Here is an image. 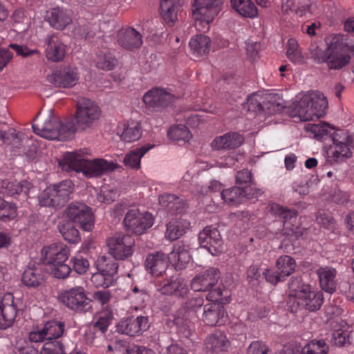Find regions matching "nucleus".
Listing matches in <instances>:
<instances>
[{"mask_svg": "<svg viewBox=\"0 0 354 354\" xmlns=\"http://www.w3.org/2000/svg\"><path fill=\"white\" fill-rule=\"evenodd\" d=\"M0 140L10 146L15 153H20L26 136L24 133H17L13 129H9L8 131L0 130Z\"/></svg>", "mask_w": 354, "mask_h": 354, "instance_id": "obj_33", "label": "nucleus"}, {"mask_svg": "<svg viewBox=\"0 0 354 354\" xmlns=\"http://www.w3.org/2000/svg\"><path fill=\"white\" fill-rule=\"evenodd\" d=\"M117 42L123 48L132 51L141 47L142 36L133 27L122 28L117 33Z\"/></svg>", "mask_w": 354, "mask_h": 354, "instance_id": "obj_22", "label": "nucleus"}, {"mask_svg": "<svg viewBox=\"0 0 354 354\" xmlns=\"http://www.w3.org/2000/svg\"><path fill=\"white\" fill-rule=\"evenodd\" d=\"M59 165L66 171L82 172L87 177L100 176L115 168L113 162L104 159L90 160L80 152L66 153Z\"/></svg>", "mask_w": 354, "mask_h": 354, "instance_id": "obj_1", "label": "nucleus"}, {"mask_svg": "<svg viewBox=\"0 0 354 354\" xmlns=\"http://www.w3.org/2000/svg\"><path fill=\"white\" fill-rule=\"evenodd\" d=\"M229 344L226 337L223 333L212 335L206 340L207 347L214 352L225 351Z\"/></svg>", "mask_w": 354, "mask_h": 354, "instance_id": "obj_48", "label": "nucleus"}, {"mask_svg": "<svg viewBox=\"0 0 354 354\" xmlns=\"http://www.w3.org/2000/svg\"><path fill=\"white\" fill-rule=\"evenodd\" d=\"M220 277L221 272L218 268H209L192 279L191 288L195 292H207L217 284Z\"/></svg>", "mask_w": 354, "mask_h": 354, "instance_id": "obj_18", "label": "nucleus"}, {"mask_svg": "<svg viewBox=\"0 0 354 354\" xmlns=\"http://www.w3.org/2000/svg\"><path fill=\"white\" fill-rule=\"evenodd\" d=\"M302 235L301 228L295 226L290 221H283V227L281 230L279 237H284V239H289L290 241L297 240Z\"/></svg>", "mask_w": 354, "mask_h": 354, "instance_id": "obj_51", "label": "nucleus"}, {"mask_svg": "<svg viewBox=\"0 0 354 354\" xmlns=\"http://www.w3.org/2000/svg\"><path fill=\"white\" fill-rule=\"evenodd\" d=\"M198 243L212 255L216 256L222 252L223 239L216 227L207 226L198 234Z\"/></svg>", "mask_w": 354, "mask_h": 354, "instance_id": "obj_14", "label": "nucleus"}, {"mask_svg": "<svg viewBox=\"0 0 354 354\" xmlns=\"http://www.w3.org/2000/svg\"><path fill=\"white\" fill-rule=\"evenodd\" d=\"M113 313L109 310H103L97 320L93 323V328L100 330L102 333H105L108 327L111 324L113 320Z\"/></svg>", "mask_w": 354, "mask_h": 354, "instance_id": "obj_54", "label": "nucleus"}, {"mask_svg": "<svg viewBox=\"0 0 354 354\" xmlns=\"http://www.w3.org/2000/svg\"><path fill=\"white\" fill-rule=\"evenodd\" d=\"M224 0H194L192 12L196 20L212 22L222 10Z\"/></svg>", "mask_w": 354, "mask_h": 354, "instance_id": "obj_12", "label": "nucleus"}, {"mask_svg": "<svg viewBox=\"0 0 354 354\" xmlns=\"http://www.w3.org/2000/svg\"><path fill=\"white\" fill-rule=\"evenodd\" d=\"M57 122H58V120L52 118L49 115L45 118H39L38 115L35 118L32 128L36 134L46 139L54 140L55 136L57 135L56 133Z\"/></svg>", "mask_w": 354, "mask_h": 354, "instance_id": "obj_26", "label": "nucleus"}, {"mask_svg": "<svg viewBox=\"0 0 354 354\" xmlns=\"http://www.w3.org/2000/svg\"><path fill=\"white\" fill-rule=\"evenodd\" d=\"M349 333L346 330H335L333 333L331 342L337 346H344L350 343Z\"/></svg>", "mask_w": 354, "mask_h": 354, "instance_id": "obj_63", "label": "nucleus"}, {"mask_svg": "<svg viewBox=\"0 0 354 354\" xmlns=\"http://www.w3.org/2000/svg\"><path fill=\"white\" fill-rule=\"evenodd\" d=\"M56 135L54 140L59 141H66L73 138L75 133L77 131H80L77 127L76 122L73 120H66L62 122L58 120L56 126Z\"/></svg>", "mask_w": 354, "mask_h": 354, "instance_id": "obj_35", "label": "nucleus"}, {"mask_svg": "<svg viewBox=\"0 0 354 354\" xmlns=\"http://www.w3.org/2000/svg\"><path fill=\"white\" fill-rule=\"evenodd\" d=\"M32 188V185L27 180L20 183H8L6 185V192L10 196L24 194L27 196Z\"/></svg>", "mask_w": 354, "mask_h": 354, "instance_id": "obj_49", "label": "nucleus"}, {"mask_svg": "<svg viewBox=\"0 0 354 354\" xmlns=\"http://www.w3.org/2000/svg\"><path fill=\"white\" fill-rule=\"evenodd\" d=\"M50 83L58 88H71L79 80V74L75 67L67 66L54 71L48 76Z\"/></svg>", "mask_w": 354, "mask_h": 354, "instance_id": "obj_16", "label": "nucleus"}, {"mask_svg": "<svg viewBox=\"0 0 354 354\" xmlns=\"http://www.w3.org/2000/svg\"><path fill=\"white\" fill-rule=\"evenodd\" d=\"M153 147V145L147 144L146 145L131 151L125 156L123 162L127 167H129L132 169H139L140 167L141 158Z\"/></svg>", "mask_w": 354, "mask_h": 354, "instance_id": "obj_41", "label": "nucleus"}, {"mask_svg": "<svg viewBox=\"0 0 354 354\" xmlns=\"http://www.w3.org/2000/svg\"><path fill=\"white\" fill-rule=\"evenodd\" d=\"M156 288L162 295H173L178 298H185L189 292L188 287L183 280L175 276L158 281Z\"/></svg>", "mask_w": 354, "mask_h": 354, "instance_id": "obj_17", "label": "nucleus"}, {"mask_svg": "<svg viewBox=\"0 0 354 354\" xmlns=\"http://www.w3.org/2000/svg\"><path fill=\"white\" fill-rule=\"evenodd\" d=\"M109 254L115 260H127L133 253L134 239L129 234H116L107 240Z\"/></svg>", "mask_w": 354, "mask_h": 354, "instance_id": "obj_11", "label": "nucleus"}, {"mask_svg": "<svg viewBox=\"0 0 354 354\" xmlns=\"http://www.w3.org/2000/svg\"><path fill=\"white\" fill-rule=\"evenodd\" d=\"M159 203L165 207L171 214H180L185 212L186 203L178 196L164 194L159 197Z\"/></svg>", "mask_w": 354, "mask_h": 354, "instance_id": "obj_31", "label": "nucleus"}, {"mask_svg": "<svg viewBox=\"0 0 354 354\" xmlns=\"http://www.w3.org/2000/svg\"><path fill=\"white\" fill-rule=\"evenodd\" d=\"M337 134L333 137V144L335 149L333 151V156L335 160H344L345 158L351 157L352 153L351 149L345 144V139L346 138V133H341L340 138H337Z\"/></svg>", "mask_w": 354, "mask_h": 354, "instance_id": "obj_42", "label": "nucleus"}, {"mask_svg": "<svg viewBox=\"0 0 354 354\" xmlns=\"http://www.w3.org/2000/svg\"><path fill=\"white\" fill-rule=\"evenodd\" d=\"M123 223L128 231L140 235L153 225V218L149 212L141 213L138 209H132L126 214Z\"/></svg>", "mask_w": 354, "mask_h": 354, "instance_id": "obj_13", "label": "nucleus"}, {"mask_svg": "<svg viewBox=\"0 0 354 354\" xmlns=\"http://www.w3.org/2000/svg\"><path fill=\"white\" fill-rule=\"evenodd\" d=\"M244 142V138L236 132H230L216 137L211 143L214 150H229L239 147Z\"/></svg>", "mask_w": 354, "mask_h": 354, "instance_id": "obj_28", "label": "nucleus"}, {"mask_svg": "<svg viewBox=\"0 0 354 354\" xmlns=\"http://www.w3.org/2000/svg\"><path fill=\"white\" fill-rule=\"evenodd\" d=\"M97 268L98 271L102 272L105 276L113 278L118 272V263L115 259L102 256L97 260Z\"/></svg>", "mask_w": 354, "mask_h": 354, "instance_id": "obj_43", "label": "nucleus"}, {"mask_svg": "<svg viewBox=\"0 0 354 354\" xmlns=\"http://www.w3.org/2000/svg\"><path fill=\"white\" fill-rule=\"evenodd\" d=\"M116 327L118 333L134 337L142 334L149 328V318L146 316L128 317L121 320Z\"/></svg>", "mask_w": 354, "mask_h": 354, "instance_id": "obj_15", "label": "nucleus"}, {"mask_svg": "<svg viewBox=\"0 0 354 354\" xmlns=\"http://www.w3.org/2000/svg\"><path fill=\"white\" fill-rule=\"evenodd\" d=\"M210 38L201 34L194 36L189 41V47L193 55L196 57L208 54L210 50Z\"/></svg>", "mask_w": 354, "mask_h": 354, "instance_id": "obj_36", "label": "nucleus"}, {"mask_svg": "<svg viewBox=\"0 0 354 354\" xmlns=\"http://www.w3.org/2000/svg\"><path fill=\"white\" fill-rule=\"evenodd\" d=\"M235 180L236 184L240 187H249L253 180L252 174L248 169H242L237 171Z\"/></svg>", "mask_w": 354, "mask_h": 354, "instance_id": "obj_61", "label": "nucleus"}, {"mask_svg": "<svg viewBox=\"0 0 354 354\" xmlns=\"http://www.w3.org/2000/svg\"><path fill=\"white\" fill-rule=\"evenodd\" d=\"M73 189L74 185L69 180L49 186L39 194V204L45 207L60 208L71 199Z\"/></svg>", "mask_w": 354, "mask_h": 354, "instance_id": "obj_6", "label": "nucleus"}, {"mask_svg": "<svg viewBox=\"0 0 354 354\" xmlns=\"http://www.w3.org/2000/svg\"><path fill=\"white\" fill-rule=\"evenodd\" d=\"M201 319L207 326L222 325L225 322V310L222 305L215 303L206 304L203 308Z\"/></svg>", "mask_w": 354, "mask_h": 354, "instance_id": "obj_23", "label": "nucleus"}, {"mask_svg": "<svg viewBox=\"0 0 354 354\" xmlns=\"http://www.w3.org/2000/svg\"><path fill=\"white\" fill-rule=\"evenodd\" d=\"M244 187L234 186L229 189H223L221 198L229 205H237L245 201Z\"/></svg>", "mask_w": 354, "mask_h": 354, "instance_id": "obj_37", "label": "nucleus"}, {"mask_svg": "<svg viewBox=\"0 0 354 354\" xmlns=\"http://www.w3.org/2000/svg\"><path fill=\"white\" fill-rule=\"evenodd\" d=\"M59 301L68 308L82 313L91 308V300L88 299L82 286H75L64 290L59 296Z\"/></svg>", "mask_w": 354, "mask_h": 354, "instance_id": "obj_10", "label": "nucleus"}, {"mask_svg": "<svg viewBox=\"0 0 354 354\" xmlns=\"http://www.w3.org/2000/svg\"><path fill=\"white\" fill-rule=\"evenodd\" d=\"M305 128L307 131L313 133L317 140H321L324 136L330 135V131L334 129L327 122L308 124Z\"/></svg>", "mask_w": 354, "mask_h": 354, "instance_id": "obj_52", "label": "nucleus"}, {"mask_svg": "<svg viewBox=\"0 0 354 354\" xmlns=\"http://www.w3.org/2000/svg\"><path fill=\"white\" fill-rule=\"evenodd\" d=\"M289 288L299 306L311 312L321 308L324 301L323 293L312 290L310 285L304 283L301 278H291Z\"/></svg>", "mask_w": 354, "mask_h": 354, "instance_id": "obj_4", "label": "nucleus"}, {"mask_svg": "<svg viewBox=\"0 0 354 354\" xmlns=\"http://www.w3.org/2000/svg\"><path fill=\"white\" fill-rule=\"evenodd\" d=\"M145 266L146 270L151 275L160 276L165 272L167 268V257L162 252L150 253L146 257Z\"/></svg>", "mask_w": 354, "mask_h": 354, "instance_id": "obj_24", "label": "nucleus"}, {"mask_svg": "<svg viewBox=\"0 0 354 354\" xmlns=\"http://www.w3.org/2000/svg\"><path fill=\"white\" fill-rule=\"evenodd\" d=\"M272 212L281 216L284 221H288V219H292L293 218H296L297 215V212L295 209H290L287 207H284L282 205L274 204L271 207Z\"/></svg>", "mask_w": 354, "mask_h": 354, "instance_id": "obj_59", "label": "nucleus"}, {"mask_svg": "<svg viewBox=\"0 0 354 354\" xmlns=\"http://www.w3.org/2000/svg\"><path fill=\"white\" fill-rule=\"evenodd\" d=\"M64 215L71 223L79 224L85 231H91L94 225V216L91 208L80 202L70 203L64 211Z\"/></svg>", "mask_w": 354, "mask_h": 354, "instance_id": "obj_8", "label": "nucleus"}, {"mask_svg": "<svg viewBox=\"0 0 354 354\" xmlns=\"http://www.w3.org/2000/svg\"><path fill=\"white\" fill-rule=\"evenodd\" d=\"M71 262L73 264V269L79 274H84L89 267L88 260L80 256L72 257Z\"/></svg>", "mask_w": 354, "mask_h": 354, "instance_id": "obj_60", "label": "nucleus"}, {"mask_svg": "<svg viewBox=\"0 0 354 354\" xmlns=\"http://www.w3.org/2000/svg\"><path fill=\"white\" fill-rule=\"evenodd\" d=\"M310 58L317 64L325 63L328 55V50H322L315 44L311 45L309 49Z\"/></svg>", "mask_w": 354, "mask_h": 354, "instance_id": "obj_58", "label": "nucleus"}, {"mask_svg": "<svg viewBox=\"0 0 354 354\" xmlns=\"http://www.w3.org/2000/svg\"><path fill=\"white\" fill-rule=\"evenodd\" d=\"M43 328L44 335L48 337L41 351V354H65L63 344L57 340L65 330V324L56 319H51L44 323Z\"/></svg>", "mask_w": 354, "mask_h": 354, "instance_id": "obj_7", "label": "nucleus"}, {"mask_svg": "<svg viewBox=\"0 0 354 354\" xmlns=\"http://www.w3.org/2000/svg\"><path fill=\"white\" fill-rule=\"evenodd\" d=\"M328 109V100L319 91H311L302 95L289 107L291 117H298L301 121H310L322 118Z\"/></svg>", "mask_w": 354, "mask_h": 354, "instance_id": "obj_2", "label": "nucleus"}, {"mask_svg": "<svg viewBox=\"0 0 354 354\" xmlns=\"http://www.w3.org/2000/svg\"><path fill=\"white\" fill-rule=\"evenodd\" d=\"M118 64L117 59L109 52L99 54L96 59V66L102 70H112Z\"/></svg>", "mask_w": 354, "mask_h": 354, "instance_id": "obj_53", "label": "nucleus"}, {"mask_svg": "<svg viewBox=\"0 0 354 354\" xmlns=\"http://www.w3.org/2000/svg\"><path fill=\"white\" fill-rule=\"evenodd\" d=\"M196 318L185 304L174 315V322L178 326H183Z\"/></svg>", "mask_w": 354, "mask_h": 354, "instance_id": "obj_55", "label": "nucleus"}, {"mask_svg": "<svg viewBox=\"0 0 354 354\" xmlns=\"http://www.w3.org/2000/svg\"><path fill=\"white\" fill-rule=\"evenodd\" d=\"M326 48L330 52L354 53V41L346 35L336 34L328 39Z\"/></svg>", "mask_w": 354, "mask_h": 354, "instance_id": "obj_30", "label": "nucleus"}, {"mask_svg": "<svg viewBox=\"0 0 354 354\" xmlns=\"http://www.w3.org/2000/svg\"><path fill=\"white\" fill-rule=\"evenodd\" d=\"M189 249V245L183 242H178L174 245L169 259L175 263L177 268H185L190 261Z\"/></svg>", "mask_w": 354, "mask_h": 354, "instance_id": "obj_32", "label": "nucleus"}, {"mask_svg": "<svg viewBox=\"0 0 354 354\" xmlns=\"http://www.w3.org/2000/svg\"><path fill=\"white\" fill-rule=\"evenodd\" d=\"M17 314L14 296L10 292H6L0 301V329L10 327L15 321Z\"/></svg>", "mask_w": 354, "mask_h": 354, "instance_id": "obj_19", "label": "nucleus"}, {"mask_svg": "<svg viewBox=\"0 0 354 354\" xmlns=\"http://www.w3.org/2000/svg\"><path fill=\"white\" fill-rule=\"evenodd\" d=\"M173 95L165 90L158 88L151 89L143 96L145 104L155 111H159L166 107L173 101Z\"/></svg>", "mask_w": 354, "mask_h": 354, "instance_id": "obj_20", "label": "nucleus"}, {"mask_svg": "<svg viewBox=\"0 0 354 354\" xmlns=\"http://www.w3.org/2000/svg\"><path fill=\"white\" fill-rule=\"evenodd\" d=\"M45 20L53 28L63 30L73 22L72 12L59 7L53 8L46 12Z\"/></svg>", "mask_w": 354, "mask_h": 354, "instance_id": "obj_21", "label": "nucleus"}, {"mask_svg": "<svg viewBox=\"0 0 354 354\" xmlns=\"http://www.w3.org/2000/svg\"><path fill=\"white\" fill-rule=\"evenodd\" d=\"M180 7V0H160V15L165 22L173 26L177 20V13Z\"/></svg>", "mask_w": 354, "mask_h": 354, "instance_id": "obj_34", "label": "nucleus"}, {"mask_svg": "<svg viewBox=\"0 0 354 354\" xmlns=\"http://www.w3.org/2000/svg\"><path fill=\"white\" fill-rule=\"evenodd\" d=\"M17 216V207L15 203L0 199V219L10 220Z\"/></svg>", "mask_w": 354, "mask_h": 354, "instance_id": "obj_56", "label": "nucleus"}, {"mask_svg": "<svg viewBox=\"0 0 354 354\" xmlns=\"http://www.w3.org/2000/svg\"><path fill=\"white\" fill-rule=\"evenodd\" d=\"M44 265L30 263L22 274V282L27 287H38L45 280Z\"/></svg>", "mask_w": 354, "mask_h": 354, "instance_id": "obj_25", "label": "nucleus"}, {"mask_svg": "<svg viewBox=\"0 0 354 354\" xmlns=\"http://www.w3.org/2000/svg\"><path fill=\"white\" fill-rule=\"evenodd\" d=\"M100 109L97 104L88 98L80 99L77 104L75 120L80 130L91 127L100 116Z\"/></svg>", "mask_w": 354, "mask_h": 354, "instance_id": "obj_9", "label": "nucleus"}, {"mask_svg": "<svg viewBox=\"0 0 354 354\" xmlns=\"http://www.w3.org/2000/svg\"><path fill=\"white\" fill-rule=\"evenodd\" d=\"M167 136L169 139L177 141L183 140L185 142L188 141L192 138L191 133L183 124L171 127L167 132Z\"/></svg>", "mask_w": 354, "mask_h": 354, "instance_id": "obj_50", "label": "nucleus"}, {"mask_svg": "<svg viewBox=\"0 0 354 354\" xmlns=\"http://www.w3.org/2000/svg\"><path fill=\"white\" fill-rule=\"evenodd\" d=\"M328 346L325 340H312L301 348V354H327Z\"/></svg>", "mask_w": 354, "mask_h": 354, "instance_id": "obj_46", "label": "nucleus"}, {"mask_svg": "<svg viewBox=\"0 0 354 354\" xmlns=\"http://www.w3.org/2000/svg\"><path fill=\"white\" fill-rule=\"evenodd\" d=\"M319 277L320 287L323 290L330 294L336 290V274L337 271L331 267H321L317 270Z\"/></svg>", "mask_w": 354, "mask_h": 354, "instance_id": "obj_29", "label": "nucleus"}, {"mask_svg": "<svg viewBox=\"0 0 354 354\" xmlns=\"http://www.w3.org/2000/svg\"><path fill=\"white\" fill-rule=\"evenodd\" d=\"M208 293L206 295V299L212 303L218 304H225L230 302L229 291L227 289L218 287L216 288H210L207 290Z\"/></svg>", "mask_w": 354, "mask_h": 354, "instance_id": "obj_47", "label": "nucleus"}, {"mask_svg": "<svg viewBox=\"0 0 354 354\" xmlns=\"http://www.w3.org/2000/svg\"><path fill=\"white\" fill-rule=\"evenodd\" d=\"M276 266L280 274L286 278L290 276L295 269L296 263L295 259L288 255H283L278 258Z\"/></svg>", "mask_w": 354, "mask_h": 354, "instance_id": "obj_45", "label": "nucleus"}, {"mask_svg": "<svg viewBox=\"0 0 354 354\" xmlns=\"http://www.w3.org/2000/svg\"><path fill=\"white\" fill-rule=\"evenodd\" d=\"M69 248L62 243H55L43 248L41 261L44 265L50 266L52 274L57 279L66 278L71 267L65 263L69 257Z\"/></svg>", "mask_w": 354, "mask_h": 354, "instance_id": "obj_3", "label": "nucleus"}, {"mask_svg": "<svg viewBox=\"0 0 354 354\" xmlns=\"http://www.w3.org/2000/svg\"><path fill=\"white\" fill-rule=\"evenodd\" d=\"M184 230L180 228L176 221H170L167 225L166 237L170 241H175L183 235Z\"/></svg>", "mask_w": 354, "mask_h": 354, "instance_id": "obj_62", "label": "nucleus"}, {"mask_svg": "<svg viewBox=\"0 0 354 354\" xmlns=\"http://www.w3.org/2000/svg\"><path fill=\"white\" fill-rule=\"evenodd\" d=\"M142 135L140 124L138 122H131L124 125L120 138L125 142H131L138 140Z\"/></svg>", "mask_w": 354, "mask_h": 354, "instance_id": "obj_44", "label": "nucleus"}, {"mask_svg": "<svg viewBox=\"0 0 354 354\" xmlns=\"http://www.w3.org/2000/svg\"><path fill=\"white\" fill-rule=\"evenodd\" d=\"M351 61V56L347 53L330 52L325 63L329 70L339 71L346 66Z\"/></svg>", "mask_w": 354, "mask_h": 354, "instance_id": "obj_38", "label": "nucleus"}, {"mask_svg": "<svg viewBox=\"0 0 354 354\" xmlns=\"http://www.w3.org/2000/svg\"><path fill=\"white\" fill-rule=\"evenodd\" d=\"M73 35L80 38L91 39L93 38L95 32L93 30L89 24H85L78 25L73 30Z\"/></svg>", "mask_w": 354, "mask_h": 354, "instance_id": "obj_64", "label": "nucleus"}, {"mask_svg": "<svg viewBox=\"0 0 354 354\" xmlns=\"http://www.w3.org/2000/svg\"><path fill=\"white\" fill-rule=\"evenodd\" d=\"M46 55L48 60L58 62L66 55V45L55 35H48L45 39Z\"/></svg>", "mask_w": 354, "mask_h": 354, "instance_id": "obj_27", "label": "nucleus"}, {"mask_svg": "<svg viewBox=\"0 0 354 354\" xmlns=\"http://www.w3.org/2000/svg\"><path fill=\"white\" fill-rule=\"evenodd\" d=\"M57 228L64 239L68 243L76 244L80 241V234L73 223L68 221L59 222Z\"/></svg>", "mask_w": 354, "mask_h": 354, "instance_id": "obj_40", "label": "nucleus"}, {"mask_svg": "<svg viewBox=\"0 0 354 354\" xmlns=\"http://www.w3.org/2000/svg\"><path fill=\"white\" fill-rule=\"evenodd\" d=\"M245 108L257 115L280 113L284 108L283 100L277 93H252L248 96Z\"/></svg>", "mask_w": 354, "mask_h": 354, "instance_id": "obj_5", "label": "nucleus"}, {"mask_svg": "<svg viewBox=\"0 0 354 354\" xmlns=\"http://www.w3.org/2000/svg\"><path fill=\"white\" fill-rule=\"evenodd\" d=\"M113 278L105 276V274L100 271L93 274L91 277V283L96 288H108L113 283Z\"/></svg>", "mask_w": 354, "mask_h": 354, "instance_id": "obj_57", "label": "nucleus"}, {"mask_svg": "<svg viewBox=\"0 0 354 354\" xmlns=\"http://www.w3.org/2000/svg\"><path fill=\"white\" fill-rule=\"evenodd\" d=\"M233 9L240 15L254 18L258 15V10L255 4L251 0H230Z\"/></svg>", "mask_w": 354, "mask_h": 354, "instance_id": "obj_39", "label": "nucleus"}]
</instances>
